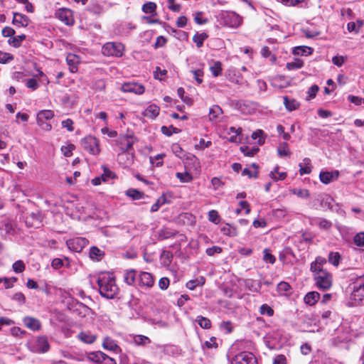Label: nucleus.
<instances>
[{
	"label": "nucleus",
	"mask_w": 364,
	"mask_h": 364,
	"mask_svg": "<svg viewBox=\"0 0 364 364\" xmlns=\"http://www.w3.org/2000/svg\"><path fill=\"white\" fill-rule=\"evenodd\" d=\"M230 363L231 364H257V360L252 353L244 351L235 355Z\"/></svg>",
	"instance_id": "0eeeda50"
},
{
	"label": "nucleus",
	"mask_w": 364,
	"mask_h": 364,
	"mask_svg": "<svg viewBox=\"0 0 364 364\" xmlns=\"http://www.w3.org/2000/svg\"><path fill=\"white\" fill-rule=\"evenodd\" d=\"M133 158L134 156L132 154L127 153V151H122V153L119 154L118 156V161L124 166H129L132 164Z\"/></svg>",
	"instance_id": "b1692460"
},
{
	"label": "nucleus",
	"mask_w": 364,
	"mask_h": 364,
	"mask_svg": "<svg viewBox=\"0 0 364 364\" xmlns=\"http://www.w3.org/2000/svg\"><path fill=\"white\" fill-rule=\"evenodd\" d=\"M263 135H264V132L261 129H257L252 133V138L253 139H258L257 140L258 144L262 145L264 143V138Z\"/></svg>",
	"instance_id": "864d4df0"
},
{
	"label": "nucleus",
	"mask_w": 364,
	"mask_h": 364,
	"mask_svg": "<svg viewBox=\"0 0 364 364\" xmlns=\"http://www.w3.org/2000/svg\"><path fill=\"white\" fill-rule=\"evenodd\" d=\"M212 142L210 141H205L204 139H200L199 142L195 145L196 149L204 150L205 148L210 146Z\"/></svg>",
	"instance_id": "bf43d9fd"
},
{
	"label": "nucleus",
	"mask_w": 364,
	"mask_h": 364,
	"mask_svg": "<svg viewBox=\"0 0 364 364\" xmlns=\"http://www.w3.org/2000/svg\"><path fill=\"white\" fill-rule=\"evenodd\" d=\"M122 90L124 92H133L136 95H141L144 92V87L136 82H127L122 85Z\"/></svg>",
	"instance_id": "f8f14e48"
},
{
	"label": "nucleus",
	"mask_w": 364,
	"mask_h": 364,
	"mask_svg": "<svg viewBox=\"0 0 364 364\" xmlns=\"http://www.w3.org/2000/svg\"><path fill=\"white\" fill-rule=\"evenodd\" d=\"M14 59L13 55L9 53H4L0 51V63H6L11 61Z\"/></svg>",
	"instance_id": "4d7b16f0"
},
{
	"label": "nucleus",
	"mask_w": 364,
	"mask_h": 364,
	"mask_svg": "<svg viewBox=\"0 0 364 364\" xmlns=\"http://www.w3.org/2000/svg\"><path fill=\"white\" fill-rule=\"evenodd\" d=\"M277 153L280 157H289L291 155V151L287 142L280 143L277 147Z\"/></svg>",
	"instance_id": "bb28decb"
},
{
	"label": "nucleus",
	"mask_w": 364,
	"mask_h": 364,
	"mask_svg": "<svg viewBox=\"0 0 364 364\" xmlns=\"http://www.w3.org/2000/svg\"><path fill=\"white\" fill-rule=\"evenodd\" d=\"M13 269L16 273H21L25 269V264L21 260H18L13 264Z\"/></svg>",
	"instance_id": "0e129e2a"
},
{
	"label": "nucleus",
	"mask_w": 364,
	"mask_h": 364,
	"mask_svg": "<svg viewBox=\"0 0 364 364\" xmlns=\"http://www.w3.org/2000/svg\"><path fill=\"white\" fill-rule=\"evenodd\" d=\"M166 203H168L166 197L164 194H163L161 197L158 198L156 202L152 205L151 208V211L153 213L157 211L161 205Z\"/></svg>",
	"instance_id": "37998d69"
},
{
	"label": "nucleus",
	"mask_w": 364,
	"mask_h": 364,
	"mask_svg": "<svg viewBox=\"0 0 364 364\" xmlns=\"http://www.w3.org/2000/svg\"><path fill=\"white\" fill-rule=\"evenodd\" d=\"M346 57L342 55H336L332 58V63L338 67H341L345 63Z\"/></svg>",
	"instance_id": "69168bd1"
},
{
	"label": "nucleus",
	"mask_w": 364,
	"mask_h": 364,
	"mask_svg": "<svg viewBox=\"0 0 364 364\" xmlns=\"http://www.w3.org/2000/svg\"><path fill=\"white\" fill-rule=\"evenodd\" d=\"M284 100V104L289 111H293L296 109L299 106V103L294 99H289L287 96H284L283 97Z\"/></svg>",
	"instance_id": "c85d7f7f"
},
{
	"label": "nucleus",
	"mask_w": 364,
	"mask_h": 364,
	"mask_svg": "<svg viewBox=\"0 0 364 364\" xmlns=\"http://www.w3.org/2000/svg\"><path fill=\"white\" fill-rule=\"evenodd\" d=\"M270 178L274 181H282L286 178V172H279V166H276L269 173Z\"/></svg>",
	"instance_id": "2f4dec72"
},
{
	"label": "nucleus",
	"mask_w": 364,
	"mask_h": 364,
	"mask_svg": "<svg viewBox=\"0 0 364 364\" xmlns=\"http://www.w3.org/2000/svg\"><path fill=\"white\" fill-rule=\"evenodd\" d=\"M82 146L85 150L92 155H97L100 151L98 139L90 135L85 136L82 140Z\"/></svg>",
	"instance_id": "39448f33"
},
{
	"label": "nucleus",
	"mask_w": 364,
	"mask_h": 364,
	"mask_svg": "<svg viewBox=\"0 0 364 364\" xmlns=\"http://www.w3.org/2000/svg\"><path fill=\"white\" fill-rule=\"evenodd\" d=\"M103 255V252L97 247H92L90 250V257L91 259H95L97 260L101 259Z\"/></svg>",
	"instance_id": "8fccbe9b"
},
{
	"label": "nucleus",
	"mask_w": 364,
	"mask_h": 364,
	"mask_svg": "<svg viewBox=\"0 0 364 364\" xmlns=\"http://www.w3.org/2000/svg\"><path fill=\"white\" fill-rule=\"evenodd\" d=\"M103 358H105L104 353L102 351L92 352L88 355L89 360L100 364H101Z\"/></svg>",
	"instance_id": "a19ab883"
},
{
	"label": "nucleus",
	"mask_w": 364,
	"mask_h": 364,
	"mask_svg": "<svg viewBox=\"0 0 364 364\" xmlns=\"http://www.w3.org/2000/svg\"><path fill=\"white\" fill-rule=\"evenodd\" d=\"M30 18L25 14L14 12L12 23L17 27H26L30 23Z\"/></svg>",
	"instance_id": "4468645a"
},
{
	"label": "nucleus",
	"mask_w": 364,
	"mask_h": 364,
	"mask_svg": "<svg viewBox=\"0 0 364 364\" xmlns=\"http://www.w3.org/2000/svg\"><path fill=\"white\" fill-rule=\"evenodd\" d=\"M103 173L102 175V179L104 181H107L110 178H114L115 177V174L111 170H109L106 166H103Z\"/></svg>",
	"instance_id": "5fc2aeb1"
},
{
	"label": "nucleus",
	"mask_w": 364,
	"mask_h": 364,
	"mask_svg": "<svg viewBox=\"0 0 364 364\" xmlns=\"http://www.w3.org/2000/svg\"><path fill=\"white\" fill-rule=\"evenodd\" d=\"M313 51V49L308 46H297L295 47L293 50V53L294 55H308L311 54Z\"/></svg>",
	"instance_id": "c9c22d12"
},
{
	"label": "nucleus",
	"mask_w": 364,
	"mask_h": 364,
	"mask_svg": "<svg viewBox=\"0 0 364 364\" xmlns=\"http://www.w3.org/2000/svg\"><path fill=\"white\" fill-rule=\"evenodd\" d=\"M304 66V63L300 59H295L292 62H289L286 65L287 69L289 70H296L301 68Z\"/></svg>",
	"instance_id": "79ce46f5"
},
{
	"label": "nucleus",
	"mask_w": 364,
	"mask_h": 364,
	"mask_svg": "<svg viewBox=\"0 0 364 364\" xmlns=\"http://www.w3.org/2000/svg\"><path fill=\"white\" fill-rule=\"evenodd\" d=\"M208 220L214 224H218L220 221V217L215 210H211L208 212Z\"/></svg>",
	"instance_id": "603ef678"
},
{
	"label": "nucleus",
	"mask_w": 364,
	"mask_h": 364,
	"mask_svg": "<svg viewBox=\"0 0 364 364\" xmlns=\"http://www.w3.org/2000/svg\"><path fill=\"white\" fill-rule=\"evenodd\" d=\"M208 34L205 32L200 33H196L193 37V41L198 48H200L203 46V42L208 38Z\"/></svg>",
	"instance_id": "473e14b6"
},
{
	"label": "nucleus",
	"mask_w": 364,
	"mask_h": 364,
	"mask_svg": "<svg viewBox=\"0 0 364 364\" xmlns=\"http://www.w3.org/2000/svg\"><path fill=\"white\" fill-rule=\"evenodd\" d=\"M176 176L182 183H189V182L192 181V180H193V176H192L191 173H190L189 172H187V171L183 172V173L177 172L176 173Z\"/></svg>",
	"instance_id": "ea45409f"
},
{
	"label": "nucleus",
	"mask_w": 364,
	"mask_h": 364,
	"mask_svg": "<svg viewBox=\"0 0 364 364\" xmlns=\"http://www.w3.org/2000/svg\"><path fill=\"white\" fill-rule=\"evenodd\" d=\"M66 62L71 73H76L77 71V65L80 62V58L77 55L69 53L67 55Z\"/></svg>",
	"instance_id": "a211bd4d"
},
{
	"label": "nucleus",
	"mask_w": 364,
	"mask_h": 364,
	"mask_svg": "<svg viewBox=\"0 0 364 364\" xmlns=\"http://www.w3.org/2000/svg\"><path fill=\"white\" fill-rule=\"evenodd\" d=\"M221 232L225 235H228L230 237H234L237 235V230L235 228L230 226L229 224H226L224 227L221 228Z\"/></svg>",
	"instance_id": "de8ad7c7"
},
{
	"label": "nucleus",
	"mask_w": 364,
	"mask_h": 364,
	"mask_svg": "<svg viewBox=\"0 0 364 364\" xmlns=\"http://www.w3.org/2000/svg\"><path fill=\"white\" fill-rule=\"evenodd\" d=\"M69 249L75 252H80L88 244V240L85 237H75L66 242Z\"/></svg>",
	"instance_id": "1a4fd4ad"
},
{
	"label": "nucleus",
	"mask_w": 364,
	"mask_h": 364,
	"mask_svg": "<svg viewBox=\"0 0 364 364\" xmlns=\"http://www.w3.org/2000/svg\"><path fill=\"white\" fill-rule=\"evenodd\" d=\"M333 199L328 195H324L321 200V205L323 207H327L331 208L332 207V203Z\"/></svg>",
	"instance_id": "e2e57ef3"
},
{
	"label": "nucleus",
	"mask_w": 364,
	"mask_h": 364,
	"mask_svg": "<svg viewBox=\"0 0 364 364\" xmlns=\"http://www.w3.org/2000/svg\"><path fill=\"white\" fill-rule=\"evenodd\" d=\"M132 342L136 346H146L150 343V339L143 335H135L133 336Z\"/></svg>",
	"instance_id": "72a5a7b5"
},
{
	"label": "nucleus",
	"mask_w": 364,
	"mask_h": 364,
	"mask_svg": "<svg viewBox=\"0 0 364 364\" xmlns=\"http://www.w3.org/2000/svg\"><path fill=\"white\" fill-rule=\"evenodd\" d=\"M55 17L66 26H73L75 23L73 11L66 8L58 9L55 13Z\"/></svg>",
	"instance_id": "6e6552de"
},
{
	"label": "nucleus",
	"mask_w": 364,
	"mask_h": 364,
	"mask_svg": "<svg viewBox=\"0 0 364 364\" xmlns=\"http://www.w3.org/2000/svg\"><path fill=\"white\" fill-rule=\"evenodd\" d=\"M156 9V4L149 1L142 6V11L146 14H154Z\"/></svg>",
	"instance_id": "09e8293b"
},
{
	"label": "nucleus",
	"mask_w": 364,
	"mask_h": 364,
	"mask_svg": "<svg viewBox=\"0 0 364 364\" xmlns=\"http://www.w3.org/2000/svg\"><path fill=\"white\" fill-rule=\"evenodd\" d=\"M26 36L24 34H21L19 36H14L12 38H10L8 41V43L10 46L14 47V48H19L23 41L26 39Z\"/></svg>",
	"instance_id": "c756f323"
},
{
	"label": "nucleus",
	"mask_w": 364,
	"mask_h": 364,
	"mask_svg": "<svg viewBox=\"0 0 364 364\" xmlns=\"http://www.w3.org/2000/svg\"><path fill=\"white\" fill-rule=\"evenodd\" d=\"M102 346L105 349L112 350L115 353H119L121 351V349L117 344L116 341L109 337L105 338L102 342Z\"/></svg>",
	"instance_id": "6ab92c4d"
},
{
	"label": "nucleus",
	"mask_w": 364,
	"mask_h": 364,
	"mask_svg": "<svg viewBox=\"0 0 364 364\" xmlns=\"http://www.w3.org/2000/svg\"><path fill=\"white\" fill-rule=\"evenodd\" d=\"M222 16L225 24L230 28H237L242 24V17L234 11H225Z\"/></svg>",
	"instance_id": "423d86ee"
},
{
	"label": "nucleus",
	"mask_w": 364,
	"mask_h": 364,
	"mask_svg": "<svg viewBox=\"0 0 364 364\" xmlns=\"http://www.w3.org/2000/svg\"><path fill=\"white\" fill-rule=\"evenodd\" d=\"M126 195L133 200H139L144 198V193L136 189L130 188L126 191Z\"/></svg>",
	"instance_id": "4c0bfd02"
},
{
	"label": "nucleus",
	"mask_w": 364,
	"mask_h": 364,
	"mask_svg": "<svg viewBox=\"0 0 364 364\" xmlns=\"http://www.w3.org/2000/svg\"><path fill=\"white\" fill-rule=\"evenodd\" d=\"M119 143L121 144L120 149L122 151H128L132 148L134 141L131 136L124 135L119 138Z\"/></svg>",
	"instance_id": "aec40b11"
},
{
	"label": "nucleus",
	"mask_w": 364,
	"mask_h": 364,
	"mask_svg": "<svg viewBox=\"0 0 364 364\" xmlns=\"http://www.w3.org/2000/svg\"><path fill=\"white\" fill-rule=\"evenodd\" d=\"M77 338L85 343L92 344L96 341L97 336L89 331H84L80 332Z\"/></svg>",
	"instance_id": "f3484780"
},
{
	"label": "nucleus",
	"mask_w": 364,
	"mask_h": 364,
	"mask_svg": "<svg viewBox=\"0 0 364 364\" xmlns=\"http://www.w3.org/2000/svg\"><path fill=\"white\" fill-rule=\"evenodd\" d=\"M318 90H319V87L318 85H314L311 86L306 92L307 96L306 97V100L309 101V100L314 99L316 97Z\"/></svg>",
	"instance_id": "3c124183"
},
{
	"label": "nucleus",
	"mask_w": 364,
	"mask_h": 364,
	"mask_svg": "<svg viewBox=\"0 0 364 364\" xmlns=\"http://www.w3.org/2000/svg\"><path fill=\"white\" fill-rule=\"evenodd\" d=\"M317 287L323 291L328 290L332 286V274L326 272H320L319 275H314Z\"/></svg>",
	"instance_id": "20e7f679"
},
{
	"label": "nucleus",
	"mask_w": 364,
	"mask_h": 364,
	"mask_svg": "<svg viewBox=\"0 0 364 364\" xmlns=\"http://www.w3.org/2000/svg\"><path fill=\"white\" fill-rule=\"evenodd\" d=\"M350 299L355 306L364 304V275L358 277L354 282Z\"/></svg>",
	"instance_id": "f03ea898"
},
{
	"label": "nucleus",
	"mask_w": 364,
	"mask_h": 364,
	"mask_svg": "<svg viewBox=\"0 0 364 364\" xmlns=\"http://www.w3.org/2000/svg\"><path fill=\"white\" fill-rule=\"evenodd\" d=\"M196 321L203 329H210L211 328V321L209 318L203 316H198Z\"/></svg>",
	"instance_id": "f704fd0d"
},
{
	"label": "nucleus",
	"mask_w": 364,
	"mask_h": 364,
	"mask_svg": "<svg viewBox=\"0 0 364 364\" xmlns=\"http://www.w3.org/2000/svg\"><path fill=\"white\" fill-rule=\"evenodd\" d=\"M159 107L156 105H151L143 112V115L150 119L156 118L159 114Z\"/></svg>",
	"instance_id": "4be33fe9"
},
{
	"label": "nucleus",
	"mask_w": 364,
	"mask_h": 364,
	"mask_svg": "<svg viewBox=\"0 0 364 364\" xmlns=\"http://www.w3.org/2000/svg\"><path fill=\"white\" fill-rule=\"evenodd\" d=\"M176 235V232L168 228L161 229L159 233L161 240H165Z\"/></svg>",
	"instance_id": "49530a36"
},
{
	"label": "nucleus",
	"mask_w": 364,
	"mask_h": 364,
	"mask_svg": "<svg viewBox=\"0 0 364 364\" xmlns=\"http://www.w3.org/2000/svg\"><path fill=\"white\" fill-rule=\"evenodd\" d=\"M23 323L27 328L33 331H39L41 328V321L32 316H25L23 318Z\"/></svg>",
	"instance_id": "dca6fc26"
},
{
	"label": "nucleus",
	"mask_w": 364,
	"mask_h": 364,
	"mask_svg": "<svg viewBox=\"0 0 364 364\" xmlns=\"http://www.w3.org/2000/svg\"><path fill=\"white\" fill-rule=\"evenodd\" d=\"M137 275V272L134 269L127 270L124 274V281L128 285H133L135 284L136 277Z\"/></svg>",
	"instance_id": "a878e982"
},
{
	"label": "nucleus",
	"mask_w": 364,
	"mask_h": 364,
	"mask_svg": "<svg viewBox=\"0 0 364 364\" xmlns=\"http://www.w3.org/2000/svg\"><path fill=\"white\" fill-rule=\"evenodd\" d=\"M291 289L290 285L285 282H282L277 285V290L280 293L288 292Z\"/></svg>",
	"instance_id": "774afa93"
},
{
	"label": "nucleus",
	"mask_w": 364,
	"mask_h": 364,
	"mask_svg": "<svg viewBox=\"0 0 364 364\" xmlns=\"http://www.w3.org/2000/svg\"><path fill=\"white\" fill-rule=\"evenodd\" d=\"M172 33L174 37L181 41L186 40L188 38V33L183 31L173 29Z\"/></svg>",
	"instance_id": "680f3d73"
},
{
	"label": "nucleus",
	"mask_w": 364,
	"mask_h": 364,
	"mask_svg": "<svg viewBox=\"0 0 364 364\" xmlns=\"http://www.w3.org/2000/svg\"><path fill=\"white\" fill-rule=\"evenodd\" d=\"M339 176L338 171H321L319 174L320 181L324 184H328L338 179Z\"/></svg>",
	"instance_id": "2eb2a0df"
},
{
	"label": "nucleus",
	"mask_w": 364,
	"mask_h": 364,
	"mask_svg": "<svg viewBox=\"0 0 364 364\" xmlns=\"http://www.w3.org/2000/svg\"><path fill=\"white\" fill-rule=\"evenodd\" d=\"M328 259L329 263L337 267L340 263L341 255L338 252H331L328 255Z\"/></svg>",
	"instance_id": "a18cd8bd"
},
{
	"label": "nucleus",
	"mask_w": 364,
	"mask_h": 364,
	"mask_svg": "<svg viewBox=\"0 0 364 364\" xmlns=\"http://www.w3.org/2000/svg\"><path fill=\"white\" fill-rule=\"evenodd\" d=\"M16 233L14 224L9 220H3L0 223V234L3 237H9Z\"/></svg>",
	"instance_id": "9d476101"
},
{
	"label": "nucleus",
	"mask_w": 364,
	"mask_h": 364,
	"mask_svg": "<svg viewBox=\"0 0 364 364\" xmlns=\"http://www.w3.org/2000/svg\"><path fill=\"white\" fill-rule=\"evenodd\" d=\"M97 284L100 295L106 299H114L119 293V287L113 274H101L98 277Z\"/></svg>",
	"instance_id": "f257e3e1"
},
{
	"label": "nucleus",
	"mask_w": 364,
	"mask_h": 364,
	"mask_svg": "<svg viewBox=\"0 0 364 364\" xmlns=\"http://www.w3.org/2000/svg\"><path fill=\"white\" fill-rule=\"evenodd\" d=\"M354 243L359 247L364 246V232L356 234L353 238Z\"/></svg>",
	"instance_id": "6e6d98bb"
},
{
	"label": "nucleus",
	"mask_w": 364,
	"mask_h": 364,
	"mask_svg": "<svg viewBox=\"0 0 364 364\" xmlns=\"http://www.w3.org/2000/svg\"><path fill=\"white\" fill-rule=\"evenodd\" d=\"M205 279L203 277H200L199 278L191 279L188 281L186 287L190 290H194L197 287L203 286L205 284Z\"/></svg>",
	"instance_id": "cd10ccee"
},
{
	"label": "nucleus",
	"mask_w": 364,
	"mask_h": 364,
	"mask_svg": "<svg viewBox=\"0 0 364 364\" xmlns=\"http://www.w3.org/2000/svg\"><path fill=\"white\" fill-rule=\"evenodd\" d=\"M223 114V109L218 105L213 106L209 110V119L213 122H217Z\"/></svg>",
	"instance_id": "5701e85b"
},
{
	"label": "nucleus",
	"mask_w": 364,
	"mask_h": 364,
	"mask_svg": "<svg viewBox=\"0 0 364 364\" xmlns=\"http://www.w3.org/2000/svg\"><path fill=\"white\" fill-rule=\"evenodd\" d=\"M240 151L247 156H253L258 151L259 148L256 146L249 147L243 146L240 147Z\"/></svg>",
	"instance_id": "c03bdc74"
},
{
	"label": "nucleus",
	"mask_w": 364,
	"mask_h": 364,
	"mask_svg": "<svg viewBox=\"0 0 364 364\" xmlns=\"http://www.w3.org/2000/svg\"><path fill=\"white\" fill-rule=\"evenodd\" d=\"M314 223L317 225L321 229L328 230L332 226L331 222L324 218H316L314 220Z\"/></svg>",
	"instance_id": "e433bc0d"
},
{
	"label": "nucleus",
	"mask_w": 364,
	"mask_h": 364,
	"mask_svg": "<svg viewBox=\"0 0 364 364\" xmlns=\"http://www.w3.org/2000/svg\"><path fill=\"white\" fill-rule=\"evenodd\" d=\"M263 259H264V262H269L270 264H274L275 262V260H276L275 257L273 255H272L269 252V250H267V249H265L264 250Z\"/></svg>",
	"instance_id": "052dcab7"
},
{
	"label": "nucleus",
	"mask_w": 364,
	"mask_h": 364,
	"mask_svg": "<svg viewBox=\"0 0 364 364\" xmlns=\"http://www.w3.org/2000/svg\"><path fill=\"white\" fill-rule=\"evenodd\" d=\"M154 284V279L151 274L146 272H141L139 274V285L145 289L151 288Z\"/></svg>",
	"instance_id": "9b49d317"
},
{
	"label": "nucleus",
	"mask_w": 364,
	"mask_h": 364,
	"mask_svg": "<svg viewBox=\"0 0 364 364\" xmlns=\"http://www.w3.org/2000/svg\"><path fill=\"white\" fill-rule=\"evenodd\" d=\"M210 70L214 77L222 75V63L220 61H215L210 66Z\"/></svg>",
	"instance_id": "58836bf2"
},
{
	"label": "nucleus",
	"mask_w": 364,
	"mask_h": 364,
	"mask_svg": "<svg viewBox=\"0 0 364 364\" xmlns=\"http://www.w3.org/2000/svg\"><path fill=\"white\" fill-rule=\"evenodd\" d=\"M191 72L193 74V78L196 80L197 83L199 85L201 84L203 82L202 77L203 76V72L200 69L192 70Z\"/></svg>",
	"instance_id": "338daca9"
},
{
	"label": "nucleus",
	"mask_w": 364,
	"mask_h": 364,
	"mask_svg": "<svg viewBox=\"0 0 364 364\" xmlns=\"http://www.w3.org/2000/svg\"><path fill=\"white\" fill-rule=\"evenodd\" d=\"M299 174L301 176L309 174L311 172V161L309 158H304L303 161L299 164Z\"/></svg>",
	"instance_id": "412c9836"
},
{
	"label": "nucleus",
	"mask_w": 364,
	"mask_h": 364,
	"mask_svg": "<svg viewBox=\"0 0 364 364\" xmlns=\"http://www.w3.org/2000/svg\"><path fill=\"white\" fill-rule=\"evenodd\" d=\"M34 348L36 353H43L47 352L50 348L47 337L45 336H38L36 340Z\"/></svg>",
	"instance_id": "ddd939ff"
},
{
	"label": "nucleus",
	"mask_w": 364,
	"mask_h": 364,
	"mask_svg": "<svg viewBox=\"0 0 364 364\" xmlns=\"http://www.w3.org/2000/svg\"><path fill=\"white\" fill-rule=\"evenodd\" d=\"M54 117V113L50 109H43L38 112L36 120H49Z\"/></svg>",
	"instance_id": "7c9ffc66"
},
{
	"label": "nucleus",
	"mask_w": 364,
	"mask_h": 364,
	"mask_svg": "<svg viewBox=\"0 0 364 364\" xmlns=\"http://www.w3.org/2000/svg\"><path fill=\"white\" fill-rule=\"evenodd\" d=\"M124 46L121 43L108 42L102 47V53L106 56L121 57L123 55Z\"/></svg>",
	"instance_id": "7ed1b4c3"
},
{
	"label": "nucleus",
	"mask_w": 364,
	"mask_h": 364,
	"mask_svg": "<svg viewBox=\"0 0 364 364\" xmlns=\"http://www.w3.org/2000/svg\"><path fill=\"white\" fill-rule=\"evenodd\" d=\"M320 299V294L316 291H311L304 298V302L310 306L314 305Z\"/></svg>",
	"instance_id": "393cba45"
},
{
	"label": "nucleus",
	"mask_w": 364,
	"mask_h": 364,
	"mask_svg": "<svg viewBox=\"0 0 364 364\" xmlns=\"http://www.w3.org/2000/svg\"><path fill=\"white\" fill-rule=\"evenodd\" d=\"M259 311L262 315H267L268 316H272L274 314L273 309L267 304H262Z\"/></svg>",
	"instance_id": "13d9d810"
}]
</instances>
